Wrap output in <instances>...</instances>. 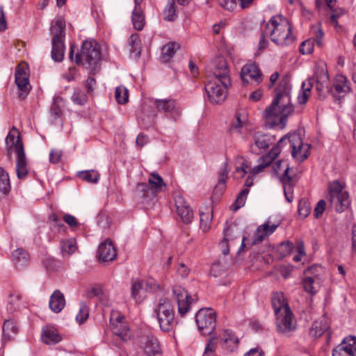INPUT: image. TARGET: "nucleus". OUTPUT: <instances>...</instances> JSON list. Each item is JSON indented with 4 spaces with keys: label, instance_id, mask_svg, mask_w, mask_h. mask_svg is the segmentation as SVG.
Returning <instances> with one entry per match:
<instances>
[{
    "label": "nucleus",
    "instance_id": "obj_1",
    "mask_svg": "<svg viewBox=\"0 0 356 356\" xmlns=\"http://www.w3.org/2000/svg\"><path fill=\"white\" fill-rule=\"evenodd\" d=\"M291 86L286 81H282L275 90V97L271 104L267 107L264 116L270 127L282 124L284 127L287 118L293 114V106L291 103Z\"/></svg>",
    "mask_w": 356,
    "mask_h": 356
},
{
    "label": "nucleus",
    "instance_id": "obj_2",
    "mask_svg": "<svg viewBox=\"0 0 356 356\" xmlns=\"http://www.w3.org/2000/svg\"><path fill=\"white\" fill-rule=\"evenodd\" d=\"M287 143L289 144L293 158L300 162H302L308 158L311 147L310 145L302 142L300 134H289L280 138L277 145L274 146L267 154L261 157L263 163L259 164L257 167L258 170H255L254 172H258L260 169H264L268 166L278 156L282 147Z\"/></svg>",
    "mask_w": 356,
    "mask_h": 356
},
{
    "label": "nucleus",
    "instance_id": "obj_3",
    "mask_svg": "<svg viewBox=\"0 0 356 356\" xmlns=\"http://www.w3.org/2000/svg\"><path fill=\"white\" fill-rule=\"evenodd\" d=\"M265 31L270 36L271 41L280 46L289 45L295 39L291 22L282 15L272 17L266 24Z\"/></svg>",
    "mask_w": 356,
    "mask_h": 356
},
{
    "label": "nucleus",
    "instance_id": "obj_4",
    "mask_svg": "<svg viewBox=\"0 0 356 356\" xmlns=\"http://www.w3.org/2000/svg\"><path fill=\"white\" fill-rule=\"evenodd\" d=\"M154 106L159 112H163L165 115L173 121L177 120L181 114V110L177 102L173 99H151L143 106V111L147 113L152 122H154L156 113L154 111H149V106Z\"/></svg>",
    "mask_w": 356,
    "mask_h": 356
},
{
    "label": "nucleus",
    "instance_id": "obj_5",
    "mask_svg": "<svg viewBox=\"0 0 356 356\" xmlns=\"http://www.w3.org/2000/svg\"><path fill=\"white\" fill-rule=\"evenodd\" d=\"M51 32L52 37L51 58L56 62H61L63 60L65 46L64 44L65 38V21L59 16L51 22Z\"/></svg>",
    "mask_w": 356,
    "mask_h": 356
},
{
    "label": "nucleus",
    "instance_id": "obj_6",
    "mask_svg": "<svg viewBox=\"0 0 356 356\" xmlns=\"http://www.w3.org/2000/svg\"><path fill=\"white\" fill-rule=\"evenodd\" d=\"M154 315L156 316L160 328L163 332L172 330L175 324V309L172 301L167 297L159 299L154 308Z\"/></svg>",
    "mask_w": 356,
    "mask_h": 356
},
{
    "label": "nucleus",
    "instance_id": "obj_7",
    "mask_svg": "<svg viewBox=\"0 0 356 356\" xmlns=\"http://www.w3.org/2000/svg\"><path fill=\"white\" fill-rule=\"evenodd\" d=\"M345 184L334 180L328 184L327 198L331 207L338 213H342L350 205L349 193L345 189Z\"/></svg>",
    "mask_w": 356,
    "mask_h": 356
},
{
    "label": "nucleus",
    "instance_id": "obj_8",
    "mask_svg": "<svg viewBox=\"0 0 356 356\" xmlns=\"http://www.w3.org/2000/svg\"><path fill=\"white\" fill-rule=\"evenodd\" d=\"M135 344L138 353H142L145 356H156L162 353L159 340L147 328L137 331Z\"/></svg>",
    "mask_w": 356,
    "mask_h": 356
},
{
    "label": "nucleus",
    "instance_id": "obj_9",
    "mask_svg": "<svg viewBox=\"0 0 356 356\" xmlns=\"http://www.w3.org/2000/svg\"><path fill=\"white\" fill-rule=\"evenodd\" d=\"M101 53L95 40H85L79 52H77L74 61L87 68H94L100 60Z\"/></svg>",
    "mask_w": 356,
    "mask_h": 356
},
{
    "label": "nucleus",
    "instance_id": "obj_10",
    "mask_svg": "<svg viewBox=\"0 0 356 356\" xmlns=\"http://www.w3.org/2000/svg\"><path fill=\"white\" fill-rule=\"evenodd\" d=\"M207 73L209 79L217 80L223 84H232L227 63L223 57L212 60L207 67Z\"/></svg>",
    "mask_w": 356,
    "mask_h": 356
},
{
    "label": "nucleus",
    "instance_id": "obj_11",
    "mask_svg": "<svg viewBox=\"0 0 356 356\" xmlns=\"http://www.w3.org/2000/svg\"><path fill=\"white\" fill-rule=\"evenodd\" d=\"M195 323L202 334H212L216 325L215 312L211 308L200 309L195 315Z\"/></svg>",
    "mask_w": 356,
    "mask_h": 356
},
{
    "label": "nucleus",
    "instance_id": "obj_12",
    "mask_svg": "<svg viewBox=\"0 0 356 356\" xmlns=\"http://www.w3.org/2000/svg\"><path fill=\"white\" fill-rule=\"evenodd\" d=\"M231 84H223L220 81L209 79L204 86L209 100L213 104L223 102L227 94V88Z\"/></svg>",
    "mask_w": 356,
    "mask_h": 356
},
{
    "label": "nucleus",
    "instance_id": "obj_13",
    "mask_svg": "<svg viewBox=\"0 0 356 356\" xmlns=\"http://www.w3.org/2000/svg\"><path fill=\"white\" fill-rule=\"evenodd\" d=\"M276 316L275 324L278 333L285 336H289L291 332L296 329V323L290 308H286L282 312L275 314Z\"/></svg>",
    "mask_w": 356,
    "mask_h": 356
},
{
    "label": "nucleus",
    "instance_id": "obj_14",
    "mask_svg": "<svg viewBox=\"0 0 356 356\" xmlns=\"http://www.w3.org/2000/svg\"><path fill=\"white\" fill-rule=\"evenodd\" d=\"M110 326L115 335L124 341H131L133 332L128 327L125 318L117 313H112L110 317Z\"/></svg>",
    "mask_w": 356,
    "mask_h": 356
},
{
    "label": "nucleus",
    "instance_id": "obj_15",
    "mask_svg": "<svg viewBox=\"0 0 356 356\" xmlns=\"http://www.w3.org/2000/svg\"><path fill=\"white\" fill-rule=\"evenodd\" d=\"M172 293L177 300L179 314L184 316L190 311L192 304L197 298L189 296L187 291L181 286H175L172 288Z\"/></svg>",
    "mask_w": 356,
    "mask_h": 356
},
{
    "label": "nucleus",
    "instance_id": "obj_16",
    "mask_svg": "<svg viewBox=\"0 0 356 356\" xmlns=\"http://www.w3.org/2000/svg\"><path fill=\"white\" fill-rule=\"evenodd\" d=\"M15 83L19 90V97L24 99L29 94L31 86L29 83V73L26 66L19 65L15 70Z\"/></svg>",
    "mask_w": 356,
    "mask_h": 356
},
{
    "label": "nucleus",
    "instance_id": "obj_17",
    "mask_svg": "<svg viewBox=\"0 0 356 356\" xmlns=\"http://www.w3.org/2000/svg\"><path fill=\"white\" fill-rule=\"evenodd\" d=\"M273 170L277 174H280L283 171L280 180L283 184L285 197L288 202H291L293 197L290 195L292 188V185L291 184L292 177L289 175V167L288 163L285 161L279 160L273 165Z\"/></svg>",
    "mask_w": 356,
    "mask_h": 356
},
{
    "label": "nucleus",
    "instance_id": "obj_18",
    "mask_svg": "<svg viewBox=\"0 0 356 356\" xmlns=\"http://www.w3.org/2000/svg\"><path fill=\"white\" fill-rule=\"evenodd\" d=\"M280 225V220L273 221L272 217L268 218L264 224L257 228L254 234L253 243L261 242L266 236L274 233Z\"/></svg>",
    "mask_w": 356,
    "mask_h": 356
},
{
    "label": "nucleus",
    "instance_id": "obj_19",
    "mask_svg": "<svg viewBox=\"0 0 356 356\" xmlns=\"http://www.w3.org/2000/svg\"><path fill=\"white\" fill-rule=\"evenodd\" d=\"M241 77L244 83L250 81L259 85L263 81V74L259 67L254 63L245 65L241 71Z\"/></svg>",
    "mask_w": 356,
    "mask_h": 356
},
{
    "label": "nucleus",
    "instance_id": "obj_20",
    "mask_svg": "<svg viewBox=\"0 0 356 356\" xmlns=\"http://www.w3.org/2000/svg\"><path fill=\"white\" fill-rule=\"evenodd\" d=\"M97 257L101 262L113 261L117 258V251L110 239L99 244L97 250Z\"/></svg>",
    "mask_w": 356,
    "mask_h": 356
},
{
    "label": "nucleus",
    "instance_id": "obj_21",
    "mask_svg": "<svg viewBox=\"0 0 356 356\" xmlns=\"http://www.w3.org/2000/svg\"><path fill=\"white\" fill-rule=\"evenodd\" d=\"M271 136L256 133L254 135V143L250 145V151L254 154L263 153L271 144Z\"/></svg>",
    "mask_w": 356,
    "mask_h": 356
},
{
    "label": "nucleus",
    "instance_id": "obj_22",
    "mask_svg": "<svg viewBox=\"0 0 356 356\" xmlns=\"http://www.w3.org/2000/svg\"><path fill=\"white\" fill-rule=\"evenodd\" d=\"M333 88L337 95L334 94L336 100H341V97H344L350 91L349 81L346 76L343 74H337L334 79Z\"/></svg>",
    "mask_w": 356,
    "mask_h": 356
},
{
    "label": "nucleus",
    "instance_id": "obj_23",
    "mask_svg": "<svg viewBox=\"0 0 356 356\" xmlns=\"http://www.w3.org/2000/svg\"><path fill=\"white\" fill-rule=\"evenodd\" d=\"M175 205L177 214L181 220L186 224L190 223L193 218V212L182 196L175 197Z\"/></svg>",
    "mask_w": 356,
    "mask_h": 356
},
{
    "label": "nucleus",
    "instance_id": "obj_24",
    "mask_svg": "<svg viewBox=\"0 0 356 356\" xmlns=\"http://www.w3.org/2000/svg\"><path fill=\"white\" fill-rule=\"evenodd\" d=\"M6 143L8 145V151L10 152L12 148L15 149V152L17 154V151L22 149V151H24L23 143L20 136V134L17 129L15 127L9 131L8 136L6 138Z\"/></svg>",
    "mask_w": 356,
    "mask_h": 356
},
{
    "label": "nucleus",
    "instance_id": "obj_25",
    "mask_svg": "<svg viewBox=\"0 0 356 356\" xmlns=\"http://www.w3.org/2000/svg\"><path fill=\"white\" fill-rule=\"evenodd\" d=\"M222 341V347L228 352H234L237 350L239 343V339L230 330H223L220 335Z\"/></svg>",
    "mask_w": 356,
    "mask_h": 356
},
{
    "label": "nucleus",
    "instance_id": "obj_26",
    "mask_svg": "<svg viewBox=\"0 0 356 356\" xmlns=\"http://www.w3.org/2000/svg\"><path fill=\"white\" fill-rule=\"evenodd\" d=\"M66 304L63 293L59 290H55L49 298V305L52 312L60 313Z\"/></svg>",
    "mask_w": 356,
    "mask_h": 356
},
{
    "label": "nucleus",
    "instance_id": "obj_27",
    "mask_svg": "<svg viewBox=\"0 0 356 356\" xmlns=\"http://www.w3.org/2000/svg\"><path fill=\"white\" fill-rule=\"evenodd\" d=\"M16 161V173L19 179L25 178L29 172L27 160L24 151L22 149L17 151Z\"/></svg>",
    "mask_w": 356,
    "mask_h": 356
},
{
    "label": "nucleus",
    "instance_id": "obj_28",
    "mask_svg": "<svg viewBox=\"0 0 356 356\" xmlns=\"http://www.w3.org/2000/svg\"><path fill=\"white\" fill-rule=\"evenodd\" d=\"M42 340L46 344H56L61 341L62 337L53 327L47 326L42 328Z\"/></svg>",
    "mask_w": 356,
    "mask_h": 356
},
{
    "label": "nucleus",
    "instance_id": "obj_29",
    "mask_svg": "<svg viewBox=\"0 0 356 356\" xmlns=\"http://www.w3.org/2000/svg\"><path fill=\"white\" fill-rule=\"evenodd\" d=\"M271 304L274 309L275 314L282 312L285 310V309H286V308H290L282 292L276 291L273 293Z\"/></svg>",
    "mask_w": 356,
    "mask_h": 356
},
{
    "label": "nucleus",
    "instance_id": "obj_30",
    "mask_svg": "<svg viewBox=\"0 0 356 356\" xmlns=\"http://www.w3.org/2000/svg\"><path fill=\"white\" fill-rule=\"evenodd\" d=\"M302 286L305 291L315 294L320 289L321 279L318 275H307L302 280Z\"/></svg>",
    "mask_w": 356,
    "mask_h": 356
},
{
    "label": "nucleus",
    "instance_id": "obj_31",
    "mask_svg": "<svg viewBox=\"0 0 356 356\" xmlns=\"http://www.w3.org/2000/svg\"><path fill=\"white\" fill-rule=\"evenodd\" d=\"M313 87V79H307L302 83L301 90L298 96V102L300 104H305L311 95L312 88Z\"/></svg>",
    "mask_w": 356,
    "mask_h": 356
},
{
    "label": "nucleus",
    "instance_id": "obj_32",
    "mask_svg": "<svg viewBox=\"0 0 356 356\" xmlns=\"http://www.w3.org/2000/svg\"><path fill=\"white\" fill-rule=\"evenodd\" d=\"M143 0H135V30L141 31L145 24V17L142 5Z\"/></svg>",
    "mask_w": 356,
    "mask_h": 356
},
{
    "label": "nucleus",
    "instance_id": "obj_33",
    "mask_svg": "<svg viewBox=\"0 0 356 356\" xmlns=\"http://www.w3.org/2000/svg\"><path fill=\"white\" fill-rule=\"evenodd\" d=\"M60 247L62 255L66 257L71 256L77 250L76 241L72 238L61 240Z\"/></svg>",
    "mask_w": 356,
    "mask_h": 356
},
{
    "label": "nucleus",
    "instance_id": "obj_34",
    "mask_svg": "<svg viewBox=\"0 0 356 356\" xmlns=\"http://www.w3.org/2000/svg\"><path fill=\"white\" fill-rule=\"evenodd\" d=\"M153 194L152 190L147 184H138L135 189V198L138 203H143L145 200Z\"/></svg>",
    "mask_w": 356,
    "mask_h": 356
},
{
    "label": "nucleus",
    "instance_id": "obj_35",
    "mask_svg": "<svg viewBox=\"0 0 356 356\" xmlns=\"http://www.w3.org/2000/svg\"><path fill=\"white\" fill-rule=\"evenodd\" d=\"M329 329V325L326 320L316 321L312 324L309 334L314 337H320Z\"/></svg>",
    "mask_w": 356,
    "mask_h": 356
},
{
    "label": "nucleus",
    "instance_id": "obj_36",
    "mask_svg": "<svg viewBox=\"0 0 356 356\" xmlns=\"http://www.w3.org/2000/svg\"><path fill=\"white\" fill-rule=\"evenodd\" d=\"M248 123V119L245 113H237L236 114V119L232 122L229 130L236 133L241 134L242 129Z\"/></svg>",
    "mask_w": 356,
    "mask_h": 356
},
{
    "label": "nucleus",
    "instance_id": "obj_37",
    "mask_svg": "<svg viewBox=\"0 0 356 356\" xmlns=\"http://www.w3.org/2000/svg\"><path fill=\"white\" fill-rule=\"evenodd\" d=\"M177 49L178 44L176 42L166 44L161 49L160 60L164 63L168 62L172 58Z\"/></svg>",
    "mask_w": 356,
    "mask_h": 356
},
{
    "label": "nucleus",
    "instance_id": "obj_38",
    "mask_svg": "<svg viewBox=\"0 0 356 356\" xmlns=\"http://www.w3.org/2000/svg\"><path fill=\"white\" fill-rule=\"evenodd\" d=\"M13 261L18 267H23L27 265L29 261V255L26 251L22 248H17L13 254Z\"/></svg>",
    "mask_w": 356,
    "mask_h": 356
},
{
    "label": "nucleus",
    "instance_id": "obj_39",
    "mask_svg": "<svg viewBox=\"0 0 356 356\" xmlns=\"http://www.w3.org/2000/svg\"><path fill=\"white\" fill-rule=\"evenodd\" d=\"M76 176L88 183H97L99 179V172L94 170L79 171Z\"/></svg>",
    "mask_w": 356,
    "mask_h": 356
},
{
    "label": "nucleus",
    "instance_id": "obj_40",
    "mask_svg": "<svg viewBox=\"0 0 356 356\" xmlns=\"http://www.w3.org/2000/svg\"><path fill=\"white\" fill-rule=\"evenodd\" d=\"M233 230L231 228L224 229V238L220 242V246L224 255L229 253V242L234 240Z\"/></svg>",
    "mask_w": 356,
    "mask_h": 356
},
{
    "label": "nucleus",
    "instance_id": "obj_41",
    "mask_svg": "<svg viewBox=\"0 0 356 356\" xmlns=\"http://www.w3.org/2000/svg\"><path fill=\"white\" fill-rule=\"evenodd\" d=\"M10 191V181L8 173L3 168L0 167V193L8 194Z\"/></svg>",
    "mask_w": 356,
    "mask_h": 356
},
{
    "label": "nucleus",
    "instance_id": "obj_42",
    "mask_svg": "<svg viewBox=\"0 0 356 356\" xmlns=\"http://www.w3.org/2000/svg\"><path fill=\"white\" fill-rule=\"evenodd\" d=\"M22 296L19 293H14L10 294L8 298L7 311L13 313L18 309L21 305Z\"/></svg>",
    "mask_w": 356,
    "mask_h": 356
},
{
    "label": "nucleus",
    "instance_id": "obj_43",
    "mask_svg": "<svg viewBox=\"0 0 356 356\" xmlns=\"http://www.w3.org/2000/svg\"><path fill=\"white\" fill-rule=\"evenodd\" d=\"M163 19L168 22H172L175 20L177 18V13L175 9V4L174 0L171 1H168L166 5L164 10H163Z\"/></svg>",
    "mask_w": 356,
    "mask_h": 356
},
{
    "label": "nucleus",
    "instance_id": "obj_44",
    "mask_svg": "<svg viewBox=\"0 0 356 356\" xmlns=\"http://www.w3.org/2000/svg\"><path fill=\"white\" fill-rule=\"evenodd\" d=\"M316 88L319 95H321L325 88H329V75L327 72H323L321 76L317 75Z\"/></svg>",
    "mask_w": 356,
    "mask_h": 356
},
{
    "label": "nucleus",
    "instance_id": "obj_45",
    "mask_svg": "<svg viewBox=\"0 0 356 356\" xmlns=\"http://www.w3.org/2000/svg\"><path fill=\"white\" fill-rule=\"evenodd\" d=\"M42 264L49 272L55 271L60 267V261L47 254L43 257Z\"/></svg>",
    "mask_w": 356,
    "mask_h": 356
},
{
    "label": "nucleus",
    "instance_id": "obj_46",
    "mask_svg": "<svg viewBox=\"0 0 356 356\" xmlns=\"http://www.w3.org/2000/svg\"><path fill=\"white\" fill-rule=\"evenodd\" d=\"M146 283L144 281H135V302H142L146 297Z\"/></svg>",
    "mask_w": 356,
    "mask_h": 356
},
{
    "label": "nucleus",
    "instance_id": "obj_47",
    "mask_svg": "<svg viewBox=\"0 0 356 356\" xmlns=\"http://www.w3.org/2000/svg\"><path fill=\"white\" fill-rule=\"evenodd\" d=\"M345 349L348 350L353 355L356 353V337L348 336L343 339L339 343Z\"/></svg>",
    "mask_w": 356,
    "mask_h": 356
},
{
    "label": "nucleus",
    "instance_id": "obj_48",
    "mask_svg": "<svg viewBox=\"0 0 356 356\" xmlns=\"http://www.w3.org/2000/svg\"><path fill=\"white\" fill-rule=\"evenodd\" d=\"M72 101L77 105H84L88 102L86 94L80 88H76L71 97Z\"/></svg>",
    "mask_w": 356,
    "mask_h": 356
},
{
    "label": "nucleus",
    "instance_id": "obj_49",
    "mask_svg": "<svg viewBox=\"0 0 356 356\" xmlns=\"http://www.w3.org/2000/svg\"><path fill=\"white\" fill-rule=\"evenodd\" d=\"M149 184L157 191H161L163 187H165L162 177L158 174L152 173L149 178Z\"/></svg>",
    "mask_w": 356,
    "mask_h": 356
},
{
    "label": "nucleus",
    "instance_id": "obj_50",
    "mask_svg": "<svg viewBox=\"0 0 356 356\" xmlns=\"http://www.w3.org/2000/svg\"><path fill=\"white\" fill-rule=\"evenodd\" d=\"M298 211L299 216L302 218L309 216L311 212V206L307 199L302 198L299 201Z\"/></svg>",
    "mask_w": 356,
    "mask_h": 356
},
{
    "label": "nucleus",
    "instance_id": "obj_51",
    "mask_svg": "<svg viewBox=\"0 0 356 356\" xmlns=\"http://www.w3.org/2000/svg\"><path fill=\"white\" fill-rule=\"evenodd\" d=\"M212 220V213H200V229L207 232L210 229Z\"/></svg>",
    "mask_w": 356,
    "mask_h": 356
},
{
    "label": "nucleus",
    "instance_id": "obj_52",
    "mask_svg": "<svg viewBox=\"0 0 356 356\" xmlns=\"http://www.w3.org/2000/svg\"><path fill=\"white\" fill-rule=\"evenodd\" d=\"M129 92L126 88L117 87L115 91V98L116 101L121 104H125L128 101Z\"/></svg>",
    "mask_w": 356,
    "mask_h": 356
},
{
    "label": "nucleus",
    "instance_id": "obj_53",
    "mask_svg": "<svg viewBox=\"0 0 356 356\" xmlns=\"http://www.w3.org/2000/svg\"><path fill=\"white\" fill-rule=\"evenodd\" d=\"M249 191L248 188H244L237 195V197L232 205L234 210H237L245 205Z\"/></svg>",
    "mask_w": 356,
    "mask_h": 356
},
{
    "label": "nucleus",
    "instance_id": "obj_54",
    "mask_svg": "<svg viewBox=\"0 0 356 356\" xmlns=\"http://www.w3.org/2000/svg\"><path fill=\"white\" fill-rule=\"evenodd\" d=\"M217 345L216 337H210L207 343L203 356H214Z\"/></svg>",
    "mask_w": 356,
    "mask_h": 356
},
{
    "label": "nucleus",
    "instance_id": "obj_55",
    "mask_svg": "<svg viewBox=\"0 0 356 356\" xmlns=\"http://www.w3.org/2000/svg\"><path fill=\"white\" fill-rule=\"evenodd\" d=\"M3 332L5 335H9L10 333L17 334L18 327L13 320L6 319L3 325Z\"/></svg>",
    "mask_w": 356,
    "mask_h": 356
},
{
    "label": "nucleus",
    "instance_id": "obj_56",
    "mask_svg": "<svg viewBox=\"0 0 356 356\" xmlns=\"http://www.w3.org/2000/svg\"><path fill=\"white\" fill-rule=\"evenodd\" d=\"M311 33L312 35V38L311 39L314 40V42H316L319 47H322V40L324 35L322 29L317 26H313L312 28Z\"/></svg>",
    "mask_w": 356,
    "mask_h": 356
},
{
    "label": "nucleus",
    "instance_id": "obj_57",
    "mask_svg": "<svg viewBox=\"0 0 356 356\" xmlns=\"http://www.w3.org/2000/svg\"><path fill=\"white\" fill-rule=\"evenodd\" d=\"M229 173V168H228V163L227 161L223 162L219 170V178H218V184L219 185H225L227 179V175Z\"/></svg>",
    "mask_w": 356,
    "mask_h": 356
},
{
    "label": "nucleus",
    "instance_id": "obj_58",
    "mask_svg": "<svg viewBox=\"0 0 356 356\" xmlns=\"http://www.w3.org/2000/svg\"><path fill=\"white\" fill-rule=\"evenodd\" d=\"M314 42L312 39H307L300 45V52L302 54H309L314 51Z\"/></svg>",
    "mask_w": 356,
    "mask_h": 356
},
{
    "label": "nucleus",
    "instance_id": "obj_59",
    "mask_svg": "<svg viewBox=\"0 0 356 356\" xmlns=\"http://www.w3.org/2000/svg\"><path fill=\"white\" fill-rule=\"evenodd\" d=\"M293 248V243L290 241L282 242L279 246L278 251L282 257H285L292 251Z\"/></svg>",
    "mask_w": 356,
    "mask_h": 356
},
{
    "label": "nucleus",
    "instance_id": "obj_60",
    "mask_svg": "<svg viewBox=\"0 0 356 356\" xmlns=\"http://www.w3.org/2000/svg\"><path fill=\"white\" fill-rule=\"evenodd\" d=\"M88 317V309L83 302L80 304L79 312L76 316V319L79 323H83Z\"/></svg>",
    "mask_w": 356,
    "mask_h": 356
},
{
    "label": "nucleus",
    "instance_id": "obj_61",
    "mask_svg": "<svg viewBox=\"0 0 356 356\" xmlns=\"http://www.w3.org/2000/svg\"><path fill=\"white\" fill-rule=\"evenodd\" d=\"M332 356H354L348 350L342 347L340 344L337 346L332 350Z\"/></svg>",
    "mask_w": 356,
    "mask_h": 356
},
{
    "label": "nucleus",
    "instance_id": "obj_62",
    "mask_svg": "<svg viewBox=\"0 0 356 356\" xmlns=\"http://www.w3.org/2000/svg\"><path fill=\"white\" fill-rule=\"evenodd\" d=\"M63 152L60 149H54L50 152L49 161L52 163H58L62 157Z\"/></svg>",
    "mask_w": 356,
    "mask_h": 356
},
{
    "label": "nucleus",
    "instance_id": "obj_63",
    "mask_svg": "<svg viewBox=\"0 0 356 356\" xmlns=\"http://www.w3.org/2000/svg\"><path fill=\"white\" fill-rule=\"evenodd\" d=\"M326 207V202L324 200H320L315 209H314V216L315 218H318L319 216H321L323 213L324 212Z\"/></svg>",
    "mask_w": 356,
    "mask_h": 356
},
{
    "label": "nucleus",
    "instance_id": "obj_64",
    "mask_svg": "<svg viewBox=\"0 0 356 356\" xmlns=\"http://www.w3.org/2000/svg\"><path fill=\"white\" fill-rule=\"evenodd\" d=\"M63 220L71 227H78L80 224L78 222L76 218L70 214H65L63 216Z\"/></svg>",
    "mask_w": 356,
    "mask_h": 356
}]
</instances>
